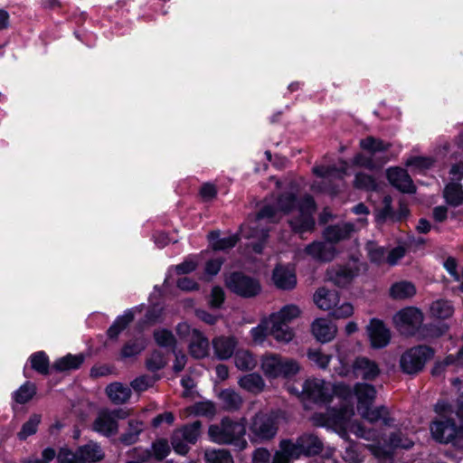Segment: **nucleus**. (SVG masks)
I'll use <instances>...</instances> for the list:
<instances>
[{"label":"nucleus","instance_id":"nucleus-1","mask_svg":"<svg viewBox=\"0 0 463 463\" xmlns=\"http://www.w3.org/2000/svg\"><path fill=\"white\" fill-rule=\"evenodd\" d=\"M275 208L276 220L279 221V211L284 213H288L295 208L298 210V214L293 216L288 223L295 232L303 233L311 232L315 227V219L313 217L316 212V203L313 197L309 194L304 195L301 199L298 200L297 195L292 192H285L281 194L277 200V207Z\"/></svg>","mask_w":463,"mask_h":463},{"label":"nucleus","instance_id":"nucleus-2","mask_svg":"<svg viewBox=\"0 0 463 463\" xmlns=\"http://www.w3.org/2000/svg\"><path fill=\"white\" fill-rule=\"evenodd\" d=\"M246 420L242 418L241 420H233L229 417H224L218 424L209 427L208 435L215 443L220 445L233 444L240 449H243L247 446L244 439L246 433Z\"/></svg>","mask_w":463,"mask_h":463},{"label":"nucleus","instance_id":"nucleus-3","mask_svg":"<svg viewBox=\"0 0 463 463\" xmlns=\"http://www.w3.org/2000/svg\"><path fill=\"white\" fill-rule=\"evenodd\" d=\"M261 370L269 378H289L299 372L300 366L294 359L278 354H267L261 357Z\"/></svg>","mask_w":463,"mask_h":463},{"label":"nucleus","instance_id":"nucleus-4","mask_svg":"<svg viewBox=\"0 0 463 463\" xmlns=\"http://www.w3.org/2000/svg\"><path fill=\"white\" fill-rule=\"evenodd\" d=\"M280 449H284L291 457L298 458L301 455L311 457L318 455L324 449L323 441L314 433H303L296 442L289 439L280 441Z\"/></svg>","mask_w":463,"mask_h":463},{"label":"nucleus","instance_id":"nucleus-5","mask_svg":"<svg viewBox=\"0 0 463 463\" xmlns=\"http://www.w3.org/2000/svg\"><path fill=\"white\" fill-rule=\"evenodd\" d=\"M431 435L439 443H451L463 449V428L458 427L450 418L435 420L430 426Z\"/></svg>","mask_w":463,"mask_h":463},{"label":"nucleus","instance_id":"nucleus-6","mask_svg":"<svg viewBox=\"0 0 463 463\" xmlns=\"http://www.w3.org/2000/svg\"><path fill=\"white\" fill-rule=\"evenodd\" d=\"M433 354V350L427 345L413 346L401 355L400 368L406 374H417L424 369Z\"/></svg>","mask_w":463,"mask_h":463},{"label":"nucleus","instance_id":"nucleus-7","mask_svg":"<svg viewBox=\"0 0 463 463\" xmlns=\"http://www.w3.org/2000/svg\"><path fill=\"white\" fill-rule=\"evenodd\" d=\"M276 210L274 207L270 206V204L264 205L256 214L255 220L251 222L250 227V232H245L243 236L246 238H258L260 241L254 243L252 245V249L256 253H261L263 249V241L269 236V229L260 228L262 226V222L271 223L276 220Z\"/></svg>","mask_w":463,"mask_h":463},{"label":"nucleus","instance_id":"nucleus-8","mask_svg":"<svg viewBox=\"0 0 463 463\" xmlns=\"http://www.w3.org/2000/svg\"><path fill=\"white\" fill-rule=\"evenodd\" d=\"M353 415V408L345 406L339 410L329 409L326 412L314 413L311 420L315 426L342 430L345 434V426Z\"/></svg>","mask_w":463,"mask_h":463},{"label":"nucleus","instance_id":"nucleus-9","mask_svg":"<svg viewBox=\"0 0 463 463\" xmlns=\"http://www.w3.org/2000/svg\"><path fill=\"white\" fill-rule=\"evenodd\" d=\"M249 429L251 441L264 442L276 436L279 427L273 416L260 411L251 419Z\"/></svg>","mask_w":463,"mask_h":463},{"label":"nucleus","instance_id":"nucleus-10","mask_svg":"<svg viewBox=\"0 0 463 463\" xmlns=\"http://www.w3.org/2000/svg\"><path fill=\"white\" fill-rule=\"evenodd\" d=\"M226 286L232 292L245 298L256 297L261 291L257 279L239 271L232 272L226 279Z\"/></svg>","mask_w":463,"mask_h":463},{"label":"nucleus","instance_id":"nucleus-11","mask_svg":"<svg viewBox=\"0 0 463 463\" xmlns=\"http://www.w3.org/2000/svg\"><path fill=\"white\" fill-rule=\"evenodd\" d=\"M202 422L194 420L182 428L175 430L171 437L174 450L181 455L189 451L188 444H194L201 434Z\"/></svg>","mask_w":463,"mask_h":463},{"label":"nucleus","instance_id":"nucleus-12","mask_svg":"<svg viewBox=\"0 0 463 463\" xmlns=\"http://www.w3.org/2000/svg\"><path fill=\"white\" fill-rule=\"evenodd\" d=\"M289 392L298 394L303 401L313 402H326L330 394L325 382L317 378L307 379L301 385V390L294 386L288 387Z\"/></svg>","mask_w":463,"mask_h":463},{"label":"nucleus","instance_id":"nucleus-13","mask_svg":"<svg viewBox=\"0 0 463 463\" xmlns=\"http://www.w3.org/2000/svg\"><path fill=\"white\" fill-rule=\"evenodd\" d=\"M305 252L315 260L320 262H329L337 254L335 246L326 239L323 241H317L308 244L305 248Z\"/></svg>","mask_w":463,"mask_h":463},{"label":"nucleus","instance_id":"nucleus-14","mask_svg":"<svg viewBox=\"0 0 463 463\" xmlns=\"http://www.w3.org/2000/svg\"><path fill=\"white\" fill-rule=\"evenodd\" d=\"M359 269L350 265L332 267L327 269L326 277L337 287H346L358 275Z\"/></svg>","mask_w":463,"mask_h":463},{"label":"nucleus","instance_id":"nucleus-15","mask_svg":"<svg viewBox=\"0 0 463 463\" xmlns=\"http://www.w3.org/2000/svg\"><path fill=\"white\" fill-rule=\"evenodd\" d=\"M367 333L373 348H383L390 343L391 332L383 320H371Z\"/></svg>","mask_w":463,"mask_h":463},{"label":"nucleus","instance_id":"nucleus-16","mask_svg":"<svg viewBox=\"0 0 463 463\" xmlns=\"http://www.w3.org/2000/svg\"><path fill=\"white\" fill-rule=\"evenodd\" d=\"M387 179L399 191L407 194L415 192L413 182L407 171L401 167H391L387 170Z\"/></svg>","mask_w":463,"mask_h":463},{"label":"nucleus","instance_id":"nucleus-17","mask_svg":"<svg viewBox=\"0 0 463 463\" xmlns=\"http://www.w3.org/2000/svg\"><path fill=\"white\" fill-rule=\"evenodd\" d=\"M275 286L283 290L293 289L297 285V276L294 268L287 265H277L272 273Z\"/></svg>","mask_w":463,"mask_h":463},{"label":"nucleus","instance_id":"nucleus-18","mask_svg":"<svg viewBox=\"0 0 463 463\" xmlns=\"http://www.w3.org/2000/svg\"><path fill=\"white\" fill-rule=\"evenodd\" d=\"M354 231V225L351 222L337 223L326 228L324 238L335 245L339 241L349 239Z\"/></svg>","mask_w":463,"mask_h":463},{"label":"nucleus","instance_id":"nucleus-19","mask_svg":"<svg viewBox=\"0 0 463 463\" xmlns=\"http://www.w3.org/2000/svg\"><path fill=\"white\" fill-rule=\"evenodd\" d=\"M311 331L315 338L321 343L332 341L337 332V326L333 320H314Z\"/></svg>","mask_w":463,"mask_h":463},{"label":"nucleus","instance_id":"nucleus-20","mask_svg":"<svg viewBox=\"0 0 463 463\" xmlns=\"http://www.w3.org/2000/svg\"><path fill=\"white\" fill-rule=\"evenodd\" d=\"M92 426L95 431L107 437L115 435L118 431V421L113 420V418L109 414V410L100 411Z\"/></svg>","mask_w":463,"mask_h":463},{"label":"nucleus","instance_id":"nucleus-21","mask_svg":"<svg viewBox=\"0 0 463 463\" xmlns=\"http://www.w3.org/2000/svg\"><path fill=\"white\" fill-rule=\"evenodd\" d=\"M190 354L196 359H201L208 354L209 342L202 333L193 328L189 345Z\"/></svg>","mask_w":463,"mask_h":463},{"label":"nucleus","instance_id":"nucleus-22","mask_svg":"<svg viewBox=\"0 0 463 463\" xmlns=\"http://www.w3.org/2000/svg\"><path fill=\"white\" fill-rule=\"evenodd\" d=\"M362 417L371 423L377 422L382 420L385 426H392L394 423L393 418L389 414L388 409L385 406L376 407L371 409L370 406H364L359 411Z\"/></svg>","mask_w":463,"mask_h":463},{"label":"nucleus","instance_id":"nucleus-23","mask_svg":"<svg viewBox=\"0 0 463 463\" xmlns=\"http://www.w3.org/2000/svg\"><path fill=\"white\" fill-rule=\"evenodd\" d=\"M237 341L232 336H220L213 341L214 354L220 360H226L230 358L236 347Z\"/></svg>","mask_w":463,"mask_h":463},{"label":"nucleus","instance_id":"nucleus-24","mask_svg":"<svg viewBox=\"0 0 463 463\" xmlns=\"http://www.w3.org/2000/svg\"><path fill=\"white\" fill-rule=\"evenodd\" d=\"M106 394L114 404H124L131 397V389L127 385L115 382L106 387Z\"/></svg>","mask_w":463,"mask_h":463},{"label":"nucleus","instance_id":"nucleus-25","mask_svg":"<svg viewBox=\"0 0 463 463\" xmlns=\"http://www.w3.org/2000/svg\"><path fill=\"white\" fill-rule=\"evenodd\" d=\"M147 340L143 335L128 340L122 346L120 357L127 359L140 354L146 347Z\"/></svg>","mask_w":463,"mask_h":463},{"label":"nucleus","instance_id":"nucleus-26","mask_svg":"<svg viewBox=\"0 0 463 463\" xmlns=\"http://www.w3.org/2000/svg\"><path fill=\"white\" fill-rule=\"evenodd\" d=\"M76 457L80 461L94 463L103 458L104 454L100 447L93 442H90L79 449Z\"/></svg>","mask_w":463,"mask_h":463},{"label":"nucleus","instance_id":"nucleus-27","mask_svg":"<svg viewBox=\"0 0 463 463\" xmlns=\"http://www.w3.org/2000/svg\"><path fill=\"white\" fill-rule=\"evenodd\" d=\"M270 335L279 342L288 343L295 335L287 320H270Z\"/></svg>","mask_w":463,"mask_h":463},{"label":"nucleus","instance_id":"nucleus-28","mask_svg":"<svg viewBox=\"0 0 463 463\" xmlns=\"http://www.w3.org/2000/svg\"><path fill=\"white\" fill-rule=\"evenodd\" d=\"M337 292L325 288H318L314 295V302L323 310H329L337 303Z\"/></svg>","mask_w":463,"mask_h":463},{"label":"nucleus","instance_id":"nucleus-29","mask_svg":"<svg viewBox=\"0 0 463 463\" xmlns=\"http://www.w3.org/2000/svg\"><path fill=\"white\" fill-rule=\"evenodd\" d=\"M354 369L356 373L365 380H373L380 373L378 365L365 357L355 360Z\"/></svg>","mask_w":463,"mask_h":463},{"label":"nucleus","instance_id":"nucleus-30","mask_svg":"<svg viewBox=\"0 0 463 463\" xmlns=\"http://www.w3.org/2000/svg\"><path fill=\"white\" fill-rule=\"evenodd\" d=\"M238 384L249 392L257 394L261 392L265 388V382L261 375L256 373H248L241 377Z\"/></svg>","mask_w":463,"mask_h":463},{"label":"nucleus","instance_id":"nucleus-31","mask_svg":"<svg viewBox=\"0 0 463 463\" xmlns=\"http://www.w3.org/2000/svg\"><path fill=\"white\" fill-rule=\"evenodd\" d=\"M416 288L412 282L402 280L393 283L390 288V296L393 299L403 300L412 298Z\"/></svg>","mask_w":463,"mask_h":463},{"label":"nucleus","instance_id":"nucleus-32","mask_svg":"<svg viewBox=\"0 0 463 463\" xmlns=\"http://www.w3.org/2000/svg\"><path fill=\"white\" fill-rule=\"evenodd\" d=\"M219 399L222 409L227 411H238L243 403L241 396L232 389L222 391Z\"/></svg>","mask_w":463,"mask_h":463},{"label":"nucleus","instance_id":"nucleus-33","mask_svg":"<svg viewBox=\"0 0 463 463\" xmlns=\"http://www.w3.org/2000/svg\"><path fill=\"white\" fill-rule=\"evenodd\" d=\"M354 392L358 399V411H361L364 406L372 405L376 397V390L371 384L357 383Z\"/></svg>","mask_w":463,"mask_h":463},{"label":"nucleus","instance_id":"nucleus-34","mask_svg":"<svg viewBox=\"0 0 463 463\" xmlns=\"http://www.w3.org/2000/svg\"><path fill=\"white\" fill-rule=\"evenodd\" d=\"M360 146L372 156H376L378 153L387 152L392 147V144L373 136H368L360 140Z\"/></svg>","mask_w":463,"mask_h":463},{"label":"nucleus","instance_id":"nucleus-35","mask_svg":"<svg viewBox=\"0 0 463 463\" xmlns=\"http://www.w3.org/2000/svg\"><path fill=\"white\" fill-rule=\"evenodd\" d=\"M208 239L212 243L213 250H225L233 248L240 240L238 234H233L228 237L220 238L219 231H212L208 234Z\"/></svg>","mask_w":463,"mask_h":463},{"label":"nucleus","instance_id":"nucleus-36","mask_svg":"<svg viewBox=\"0 0 463 463\" xmlns=\"http://www.w3.org/2000/svg\"><path fill=\"white\" fill-rule=\"evenodd\" d=\"M143 431V422L137 420H129L127 430L120 435L118 440L126 446L135 444Z\"/></svg>","mask_w":463,"mask_h":463},{"label":"nucleus","instance_id":"nucleus-37","mask_svg":"<svg viewBox=\"0 0 463 463\" xmlns=\"http://www.w3.org/2000/svg\"><path fill=\"white\" fill-rule=\"evenodd\" d=\"M444 198L452 206H458L463 203V190L458 183H450L444 189Z\"/></svg>","mask_w":463,"mask_h":463},{"label":"nucleus","instance_id":"nucleus-38","mask_svg":"<svg viewBox=\"0 0 463 463\" xmlns=\"http://www.w3.org/2000/svg\"><path fill=\"white\" fill-rule=\"evenodd\" d=\"M448 329V326L441 320H433L429 324L422 325L420 331V337L433 338L442 335Z\"/></svg>","mask_w":463,"mask_h":463},{"label":"nucleus","instance_id":"nucleus-39","mask_svg":"<svg viewBox=\"0 0 463 463\" xmlns=\"http://www.w3.org/2000/svg\"><path fill=\"white\" fill-rule=\"evenodd\" d=\"M430 310L433 318H449L454 313L452 304L444 299L434 301L431 304Z\"/></svg>","mask_w":463,"mask_h":463},{"label":"nucleus","instance_id":"nucleus-40","mask_svg":"<svg viewBox=\"0 0 463 463\" xmlns=\"http://www.w3.org/2000/svg\"><path fill=\"white\" fill-rule=\"evenodd\" d=\"M234 360L236 367L241 371H251L257 365L256 358L247 350L237 351Z\"/></svg>","mask_w":463,"mask_h":463},{"label":"nucleus","instance_id":"nucleus-41","mask_svg":"<svg viewBox=\"0 0 463 463\" xmlns=\"http://www.w3.org/2000/svg\"><path fill=\"white\" fill-rule=\"evenodd\" d=\"M422 320H395V326L405 336H419Z\"/></svg>","mask_w":463,"mask_h":463},{"label":"nucleus","instance_id":"nucleus-42","mask_svg":"<svg viewBox=\"0 0 463 463\" xmlns=\"http://www.w3.org/2000/svg\"><path fill=\"white\" fill-rule=\"evenodd\" d=\"M84 361V356L81 354L72 355L68 354L55 362L53 367L57 371H67L78 369Z\"/></svg>","mask_w":463,"mask_h":463},{"label":"nucleus","instance_id":"nucleus-43","mask_svg":"<svg viewBox=\"0 0 463 463\" xmlns=\"http://www.w3.org/2000/svg\"><path fill=\"white\" fill-rule=\"evenodd\" d=\"M392 198L390 195H385L383 199V207L376 211V220L379 222H384L388 220L395 222L396 212L393 211Z\"/></svg>","mask_w":463,"mask_h":463},{"label":"nucleus","instance_id":"nucleus-44","mask_svg":"<svg viewBox=\"0 0 463 463\" xmlns=\"http://www.w3.org/2000/svg\"><path fill=\"white\" fill-rule=\"evenodd\" d=\"M156 343L165 348H170L175 352L176 340L173 333L167 329H159L154 332Z\"/></svg>","mask_w":463,"mask_h":463},{"label":"nucleus","instance_id":"nucleus-45","mask_svg":"<svg viewBox=\"0 0 463 463\" xmlns=\"http://www.w3.org/2000/svg\"><path fill=\"white\" fill-rule=\"evenodd\" d=\"M204 458L209 463H234L231 452L227 449H207Z\"/></svg>","mask_w":463,"mask_h":463},{"label":"nucleus","instance_id":"nucleus-46","mask_svg":"<svg viewBox=\"0 0 463 463\" xmlns=\"http://www.w3.org/2000/svg\"><path fill=\"white\" fill-rule=\"evenodd\" d=\"M313 173L322 178L342 179L345 174V166L337 168L335 166L317 165L313 168Z\"/></svg>","mask_w":463,"mask_h":463},{"label":"nucleus","instance_id":"nucleus-47","mask_svg":"<svg viewBox=\"0 0 463 463\" xmlns=\"http://www.w3.org/2000/svg\"><path fill=\"white\" fill-rule=\"evenodd\" d=\"M40 422H41V415H39V414L31 415L29 420L23 424L21 430L17 433L19 439L24 440L29 436L36 433L37 427L40 424Z\"/></svg>","mask_w":463,"mask_h":463},{"label":"nucleus","instance_id":"nucleus-48","mask_svg":"<svg viewBox=\"0 0 463 463\" xmlns=\"http://www.w3.org/2000/svg\"><path fill=\"white\" fill-rule=\"evenodd\" d=\"M36 387L33 383L27 382L14 392V401L19 404L28 402L35 394Z\"/></svg>","mask_w":463,"mask_h":463},{"label":"nucleus","instance_id":"nucleus-49","mask_svg":"<svg viewBox=\"0 0 463 463\" xmlns=\"http://www.w3.org/2000/svg\"><path fill=\"white\" fill-rule=\"evenodd\" d=\"M388 444L392 449H409L413 446L414 442L402 431L398 430L390 435Z\"/></svg>","mask_w":463,"mask_h":463},{"label":"nucleus","instance_id":"nucleus-50","mask_svg":"<svg viewBox=\"0 0 463 463\" xmlns=\"http://www.w3.org/2000/svg\"><path fill=\"white\" fill-rule=\"evenodd\" d=\"M166 365L164 354L157 350L153 351L146 359V368L150 372H157Z\"/></svg>","mask_w":463,"mask_h":463},{"label":"nucleus","instance_id":"nucleus-51","mask_svg":"<svg viewBox=\"0 0 463 463\" xmlns=\"http://www.w3.org/2000/svg\"><path fill=\"white\" fill-rule=\"evenodd\" d=\"M302 314L298 306L289 304L284 306L279 312L270 314L269 318H298Z\"/></svg>","mask_w":463,"mask_h":463},{"label":"nucleus","instance_id":"nucleus-52","mask_svg":"<svg viewBox=\"0 0 463 463\" xmlns=\"http://www.w3.org/2000/svg\"><path fill=\"white\" fill-rule=\"evenodd\" d=\"M33 369L42 374H47L49 372L48 357L43 352L35 353L31 356Z\"/></svg>","mask_w":463,"mask_h":463},{"label":"nucleus","instance_id":"nucleus-53","mask_svg":"<svg viewBox=\"0 0 463 463\" xmlns=\"http://www.w3.org/2000/svg\"><path fill=\"white\" fill-rule=\"evenodd\" d=\"M307 358L321 369H326L330 362L331 356L323 354L319 349H309Z\"/></svg>","mask_w":463,"mask_h":463},{"label":"nucleus","instance_id":"nucleus-54","mask_svg":"<svg viewBox=\"0 0 463 463\" xmlns=\"http://www.w3.org/2000/svg\"><path fill=\"white\" fill-rule=\"evenodd\" d=\"M354 186L359 189L371 191L376 189L377 184L372 175L364 173H358L354 178Z\"/></svg>","mask_w":463,"mask_h":463},{"label":"nucleus","instance_id":"nucleus-55","mask_svg":"<svg viewBox=\"0 0 463 463\" xmlns=\"http://www.w3.org/2000/svg\"><path fill=\"white\" fill-rule=\"evenodd\" d=\"M157 377L150 376V375H141L134 379L130 385L136 392H144L149 387H152L153 384L157 381Z\"/></svg>","mask_w":463,"mask_h":463},{"label":"nucleus","instance_id":"nucleus-56","mask_svg":"<svg viewBox=\"0 0 463 463\" xmlns=\"http://www.w3.org/2000/svg\"><path fill=\"white\" fill-rule=\"evenodd\" d=\"M270 320H263L260 325L251 330L252 339L255 343L260 344L268 335H270Z\"/></svg>","mask_w":463,"mask_h":463},{"label":"nucleus","instance_id":"nucleus-57","mask_svg":"<svg viewBox=\"0 0 463 463\" xmlns=\"http://www.w3.org/2000/svg\"><path fill=\"white\" fill-rule=\"evenodd\" d=\"M170 452V447L165 439H158L152 445V453L156 459L161 461Z\"/></svg>","mask_w":463,"mask_h":463},{"label":"nucleus","instance_id":"nucleus-58","mask_svg":"<svg viewBox=\"0 0 463 463\" xmlns=\"http://www.w3.org/2000/svg\"><path fill=\"white\" fill-rule=\"evenodd\" d=\"M406 251V248L402 245L392 249L386 255V262L390 266L396 265L398 261L405 256Z\"/></svg>","mask_w":463,"mask_h":463},{"label":"nucleus","instance_id":"nucleus-59","mask_svg":"<svg viewBox=\"0 0 463 463\" xmlns=\"http://www.w3.org/2000/svg\"><path fill=\"white\" fill-rule=\"evenodd\" d=\"M393 318H423V314L417 307H408L401 309Z\"/></svg>","mask_w":463,"mask_h":463},{"label":"nucleus","instance_id":"nucleus-60","mask_svg":"<svg viewBox=\"0 0 463 463\" xmlns=\"http://www.w3.org/2000/svg\"><path fill=\"white\" fill-rule=\"evenodd\" d=\"M224 301V291L221 287H213L210 296V305L219 307Z\"/></svg>","mask_w":463,"mask_h":463},{"label":"nucleus","instance_id":"nucleus-61","mask_svg":"<svg viewBox=\"0 0 463 463\" xmlns=\"http://www.w3.org/2000/svg\"><path fill=\"white\" fill-rule=\"evenodd\" d=\"M197 267V262L193 258H188L182 263L175 266L177 274H188L194 271Z\"/></svg>","mask_w":463,"mask_h":463},{"label":"nucleus","instance_id":"nucleus-62","mask_svg":"<svg viewBox=\"0 0 463 463\" xmlns=\"http://www.w3.org/2000/svg\"><path fill=\"white\" fill-rule=\"evenodd\" d=\"M354 313V307L350 303L345 302L337 307L333 313L334 318H347Z\"/></svg>","mask_w":463,"mask_h":463},{"label":"nucleus","instance_id":"nucleus-63","mask_svg":"<svg viewBox=\"0 0 463 463\" xmlns=\"http://www.w3.org/2000/svg\"><path fill=\"white\" fill-rule=\"evenodd\" d=\"M433 164V160L429 157L416 156L408 160L407 165H412L420 169H428Z\"/></svg>","mask_w":463,"mask_h":463},{"label":"nucleus","instance_id":"nucleus-64","mask_svg":"<svg viewBox=\"0 0 463 463\" xmlns=\"http://www.w3.org/2000/svg\"><path fill=\"white\" fill-rule=\"evenodd\" d=\"M270 453L268 449L260 448L253 453V463H269Z\"/></svg>","mask_w":463,"mask_h":463}]
</instances>
